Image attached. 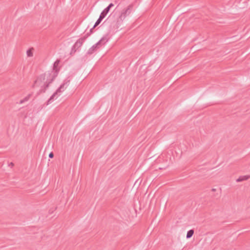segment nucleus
Here are the masks:
<instances>
[{
	"label": "nucleus",
	"instance_id": "f257e3e1",
	"mask_svg": "<svg viewBox=\"0 0 250 250\" xmlns=\"http://www.w3.org/2000/svg\"><path fill=\"white\" fill-rule=\"evenodd\" d=\"M60 62L59 60H56L53 63V69L51 73L49 74L47 77V80L45 82L44 81L45 80V74H42L41 75L35 82L33 87L35 86L41 85V88L40 92H44L46 89L48 87L49 84L55 79L58 74V69L57 67Z\"/></svg>",
	"mask_w": 250,
	"mask_h": 250
},
{
	"label": "nucleus",
	"instance_id": "f03ea898",
	"mask_svg": "<svg viewBox=\"0 0 250 250\" xmlns=\"http://www.w3.org/2000/svg\"><path fill=\"white\" fill-rule=\"evenodd\" d=\"M69 82L70 80L68 79V78L64 80L62 83L60 87L57 89L56 91L54 92L50 97V98L47 101L46 104L47 105L52 103V102L54 100V99L57 98H56V96L58 94V93H61L62 91H63L64 89L69 85Z\"/></svg>",
	"mask_w": 250,
	"mask_h": 250
},
{
	"label": "nucleus",
	"instance_id": "7ed1b4c3",
	"mask_svg": "<svg viewBox=\"0 0 250 250\" xmlns=\"http://www.w3.org/2000/svg\"><path fill=\"white\" fill-rule=\"evenodd\" d=\"M132 7V5H129L126 9L122 10L117 21V28H119L125 18L130 14Z\"/></svg>",
	"mask_w": 250,
	"mask_h": 250
},
{
	"label": "nucleus",
	"instance_id": "20e7f679",
	"mask_svg": "<svg viewBox=\"0 0 250 250\" xmlns=\"http://www.w3.org/2000/svg\"><path fill=\"white\" fill-rule=\"evenodd\" d=\"M89 36V34H87V36H83V37L78 39L73 45L74 46H75L76 48L78 49L79 48H80L82 45L83 43L84 42L85 40Z\"/></svg>",
	"mask_w": 250,
	"mask_h": 250
},
{
	"label": "nucleus",
	"instance_id": "39448f33",
	"mask_svg": "<svg viewBox=\"0 0 250 250\" xmlns=\"http://www.w3.org/2000/svg\"><path fill=\"white\" fill-rule=\"evenodd\" d=\"M113 6L114 4L112 3H110L103 10L100 15L104 18L107 13L109 12L110 8Z\"/></svg>",
	"mask_w": 250,
	"mask_h": 250
},
{
	"label": "nucleus",
	"instance_id": "423d86ee",
	"mask_svg": "<svg viewBox=\"0 0 250 250\" xmlns=\"http://www.w3.org/2000/svg\"><path fill=\"white\" fill-rule=\"evenodd\" d=\"M108 35L106 34L103 37L100 41H99L97 43L98 45H104L108 41Z\"/></svg>",
	"mask_w": 250,
	"mask_h": 250
},
{
	"label": "nucleus",
	"instance_id": "0eeeda50",
	"mask_svg": "<svg viewBox=\"0 0 250 250\" xmlns=\"http://www.w3.org/2000/svg\"><path fill=\"white\" fill-rule=\"evenodd\" d=\"M98 44L96 43L93 45H92L88 50L87 54L89 55H91L93 54L96 50L98 47Z\"/></svg>",
	"mask_w": 250,
	"mask_h": 250
},
{
	"label": "nucleus",
	"instance_id": "6e6552de",
	"mask_svg": "<svg viewBox=\"0 0 250 250\" xmlns=\"http://www.w3.org/2000/svg\"><path fill=\"white\" fill-rule=\"evenodd\" d=\"M250 178V175H243V176H240L237 179H236V181L237 182H240L243 181H245L248 180Z\"/></svg>",
	"mask_w": 250,
	"mask_h": 250
},
{
	"label": "nucleus",
	"instance_id": "1a4fd4ad",
	"mask_svg": "<svg viewBox=\"0 0 250 250\" xmlns=\"http://www.w3.org/2000/svg\"><path fill=\"white\" fill-rule=\"evenodd\" d=\"M104 19V17H103L102 16L100 15L99 18L97 20V21L95 22L93 28H95L96 26H97Z\"/></svg>",
	"mask_w": 250,
	"mask_h": 250
},
{
	"label": "nucleus",
	"instance_id": "9d476101",
	"mask_svg": "<svg viewBox=\"0 0 250 250\" xmlns=\"http://www.w3.org/2000/svg\"><path fill=\"white\" fill-rule=\"evenodd\" d=\"M193 233H194V230L193 229H190L188 231L187 235H186L187 239H189V238H191L192 236V235H193Z\"/></svg>",
	"mask_w": 250,
	"mask_h": 250
},
{
	"label": "nucleus",
	"instance_id": "9b49d317",
	"mask_svg": "<svg viewBox=\"0 0 250 250\" xmlns=\"http://www.w3.org/2000/svg\"><path fill=\"white\" fill-rule=\"evenodd\" d=\"M33 48H31L27 50L26 54H27V57H31L33 56Z\"/></svg>",
	"mask_w": 250,
	"mask_h": 250
},
{
	"label": "nucleus",
	"instance_id": "f8f14e48",
	"mask_svg": "<svg viewBox=\"0 0 250 250\" xmlns=\"http://www.w3.org/2000/svg\"><path fill=\"white\" fill-rule=\"evenodd\" d=\"M77 50V49L76 48V47L74 46V45H73L71 48L70 55H72L73 54H74L76 52Z\"/></svg>",
	"mask_w": 250,
	"mask_h": 250
},
{
	"label": "nucleus",
	"instance_id": "ddd939ff",
	"mask_svg": "<svg viewBox=\"0 0 250 250\" xmlns=\"http://www.w3.org/2000/svg\"><path fill=\"white\" fill-rule=\"evenodd\" d=\"M77 50V49L76 48V47L74 46V45H73L71 48L70 55H72L73 54H74L76 52Z\"/></svg>",
	"mask_w": 250,
	"mask_h": 250
},
{
	"label": "nucleus",
	"instance_id": "4468645a",
	"mask_svg": "<svg viewBox=\"0 0 250 250\" xmlns=\"http://www.w3.org/2000/svg\"><path fill=\"white\" fill-rule=\"evenodd\" d=\"M31 94H28L27 96H26L25 97H24L23 100L24 101V102H27L29 100L30 97H31Z\"/></svg>",
	"mask_w": 250,
	"mask_h": 250
},
{
	"label": "nucleus",
	"instance_id": "2eb2a0df",
	"mask_svg": "<svg viewBox=\"0 0 250 250\" xmlns=\"http://www.w3.org/2000/svg\"><path fill=\"white\" fill-rule=\"evenodd\" d=\"M94 28H93V27L92 28H91L90 30H89V32H87L86 33L84 36H87V34H89V36L93 33V30Z\"/></svg>",
	"mask_w": 250,
	"mask_h": 250
},
{
	"label": "nucleus",
	"instance_id": "dca6fc26",
	"mask_svg": "<svg viewBox=\"0 0 250 250\" xmlns=\"http://www.w3.org/2000/svg\"><path fill=\"white\" fill-rule=\"evenodd\" d=\"M54 156V154H53V152H50L49 154V157L50 158H52Z\"/></svg>",
	"mask_w": 250,
	"mask_h": 250
},
{
	"label": "nucleus",
	"instance_id": "f3484780",
	"mask_svg": "<svg viewBox=\"0 0 250 250\" xmlns=\"http://www.w3.org/2000/svg\"><path fill=\"white\" fill-rule=\"evenodd\" d=\"M8 166L9 167H13L14 166V163H12V162L10 163L9 164H8Z\"/></svg>",
	"mask_w": 250,
	"mask_h": 250
},
{
	"label": "nucleus",
	"instance_id": "a211bd4d",
	"mask_svg": "<svg viewBox=\"0 0 250 250\" xmlns=\"http://www.w3.org/2000/svg\"><path fill=\"white\" fill-rule=\"evenodd\" d=\"M24 103V102L23 100L22 99V100H20L19 101V104H22Z\"/></svg>",
	"mask_w": 250,
	"mask_h": 250
}]
</instances>
